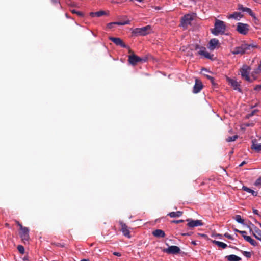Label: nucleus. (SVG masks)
Here are the masks:
<instances>
[{
	"mask_svg": "<svg viewBox=\"0 0 261 261\" xmlns=\"http://www.w3.org/2000/svg\"><path fill=\"white\" fill-rule=\"evenodd\" d=\"M255 48H257V45L253 43L249 44L242 43L240 46L234 48L233 50L231 51V53L233 55H243L251 52L253 49Z\"/></svg>",
	"mask_w": 261,
	"mask_h": 261,
	"instance_id": "1",
	"label": "nucleus"
},
{
	"mask_svg": "<svg viewBox=\"0 0 261 261\" xmlns=\"http://www.w3.org/2000/svg\"><path fill=\"white\" fill-rule=\"evenodd\" d=\"M226 30L225 22L222 20L216 19L215 28L212 30V33L215 35L224 34Z\"/></svg>",
	"mask_w": 261,
	"mask_h": 261,
	"instance_id": "2",
	"label": "nucleus"
},
{
	"mask_svg": "<svg viewBox=\"0 0 261 261\" xmlns=\"http://www.w3.org/2000/svg\"><path fill=\"white\" fill-rule=\"evenodd\" d=\"M129 53H132V54L128 56V62L130 64L135 66L139 62H145L147 61L146 58H141L135 55L132 51L129 49Z\"/></svg>",
	"mask_w": 261,
	"mask_h": 261,
	"instance_id": "3",
	"label": "nucleus"
},
{
	"mask_svg": "<svg viewBox=\"0 0 261 261\" xmlns=\"http://www.w3.org/2000/svg\"><path fill=\"white\" fill-rule=\"evenodd\" d=\"M151 30L150 25H147L141 28H135L133 31L132 33L135 35L145 36L149 33Z\"/></svg>",
	"mask_w": 261,
	"mask_h": 261,
	"instance_id": "4",
	"label": "nucleus"
},
{
	"mask_svg": "<svg viewBox=\"0 0 261 261\" xmlns=\"http://www.w3.org/2000/svg\"><path fill=\"white\" fill-rule=\"evenodd\" d=\"M250 70L251 68L246 65H244L240 69V71L241 76L247 81H250V78L249 76Z\"/></svg>",
	"mask_w": 261,
	"mask_h": 261,
	"instance_id": "5",
	"label": "nucleus"
},
{
	"mask_svg": "<svg viewBox=\"0 0 261 261\" xmlns=\"http://www.w3.org/2000/svg\"><path fill=\"white\" fill-rule=\"evenodd\" d=\"M194 19V16L187 14L185 15L181 19V24L184 28H187L188 25L191 24V21Z\"/></svg>",
	"mask_w": 261,
	"mask_h": 261,
	"instance_id": "6",
	"label": "nucleus"
},
{
	"mask_svg": "<svg viewBox=\"0 0 261 261\" xmlns=\"http://www.w3.org/2000/svg\"><path fill=\"white\" fill-rule=\"evenodd\" d=\"M249 25L239 22L237 23L236 30L241 34L246 35L249 31Z\"/></svg>",
	"mask_w": 261,
	"mask_h": 261,
	"instance_id": "7",
	"label": "nucleus"
},
{
	"mask_svg": "<svg viewBox=\"0 0 261 261\" xmlns=\"http://www.w3.org/2000/svg\"><path fill=\"white\" fill-rule=\"evenodd\" d=\"M186 221L188 222L187 226L191 228L203 225V223L200 220H194L191 219H187Z\"/></svg>",
	"mask_w": 261,
	"mask_h": 261,
	"instance_id": "8",
	"label": "nucleus"
},
{
	"mask_svg": "<svg viewBox=\"0 0 261 261\" xmlns=\"http://www.w3.org/2000/svg\"><path fill=\"white\" fill-rule=\"evenodd\" d=\"M20 229L21 230L20 233V237L23 241H28L29 239V229L27 227H23L21 224H19Z\"/></svg>",
	"mask_w": 261,
	"mask_h": 261,
	"instance_id": "9",
	"label": "nucleus"
},
{
	"mask_svg": "<svg viewBox=\"0 0 261 261\" xmlns=\"http://www.w3.org/2000/svg\"><path fill=\"white\" fill-rule=\"evenodd\" d=\"M163 251L169 254H176L180 252V249L177 246H171L164 249Z\"/></svg>",
	"mask_w": 261,
	"mask_h": 261,
	"instance_id": "10",
	"label": "nucleus"
},
{
	"mask_svg": "<svg viewBox=\"0 0 261 261\" xmlns=\"http://www.w3.org/2000/svg\"><path fill=\"white\" fill-rule=\"evenodd\" d=\"M109 39L117 45L120 46L123 48H128L127 45H126L120 38L110 37Z\"/></svg>",
	"mask_w": 261,
	"mask_h": 261,
	"instance_id": "11",
	"label": "nucleus"
},
{
	"mask_svg": "<svg viewBox=\"0 0 261 261\" xmlns=\"http://www.w3.org/2000/svg\"><path fill=\"white\" fill-rule=\"evenodd\" d=\"M203 88V84L201 81L197 78L195 79V83L193 87L194 93H199Z\"/></svg>",
	"mask_w": 261,
	"mask_h": 261,
	"instance_id": "12",
	"label": "nucleus"
},
{
	"mask_svg": "<svg viewBox=\"0 0 261 261\" xmlns=\"http://www.w3.org/2000/svg\"><path fill=\"white\" fill-rule=\"evenodd\" d=\"M198 54L203 56L205 58L212 59L213 55L210 54L208 52L206 51V49L205 47H202L200 48L199 50L198 51Z\"/></svg>",
	"mask_w": 261,
	"mask_h": 261,
	"instance_id": "13",
	"label": "nucleus"
},
{
	"mask_svg": "<svg viewBox=\"0 0 261 261\" xmlns=\"http://www.w3.org/2000/svg\"><path fill=\"white\" fill-rule=\"evenodd\" d=\"M198 54L203 56L205 58L212 59L213 55L210 54L208 52L206 51V49L205 47H202L200 48L199 50L198 51Z\"/></svg>",
	"mask_w": 261,
	"mask_h": 261,
	"instance_id": "14",
	"label": "nucleus"
},
{
	"mask_svg": "<svg viewBox=\"0 0 261 261\" xmlns=\"http://www.w3.org/2000/svg\"><path fill=\"white\" fill-rule=\"evenodd\" d=\"M251 149L254 150L256 152H259L261 151V143H257L256 139L252 140Z\"/></svg>",
	"mask_w": 261,
	"mask_h": 261,
	"instance_id": "15",
	"label": "nucleus"
},
{
	"mask_svg": "<svg viewBox=\"0 0 261 261\" xmlns=\"http://www.w3.org/2000/svg\"><path fill=\"white\" fill-rule=\"evenodd\" d=\"M120 225H121V231L123 235L128 238H130L131 237L130 235V231L128 230L127 225L122 222H120Z\"/></svg>",
	"mask_w": 261,
	"mask_h": 261,
	"instance_id": "16",
	"label": "nucleus"
},
{
	"mask_svg": "<svg viewBox=\"0 0 261 261\" xmlns=\"http://www.w3.org/2000/svg\"><path fill=\"white\" fill-rule=\"evenodd\" d=\"M227 81L233 87L234 90L241 92V90L240 88V85L237 81L229 77L227 78Z\"/></svg>",
	"mask_w": 261,
	"mask_h": 261,
	"instance_id": "17",
	"label": "nucleus"
},
{
	"mask_svg": "<svg viewBox=\"0 0 261 261\" xmlns=\"http://www.w3.org/2000/svg\"><path fill=\"white\" fill-rule=\"evenodd\" d=\"M219 44V41L217 39L213 38L211 39L209 42V48L211 50H214Z\"/></svg>",
	"mask_w": 261,
	"mask_h": 261,
	"instance_id": "18",
	"label": "nucleus"
},
{
	"mask_svg": "<svg viewBox=\"0 0 261 261\" xmlns=\"http://www.w3.org/2000/svg\"><path fill=\"white\" fill-rule=\"evenodd\" d=\"M152 234L156 238H164L165 237V232L161 229H156L152 232Z\"/></svg>",
	"mask_w": 261,
	"mask_h": 261,
	"instance_id": "19",
	"label": "nucleus"
},
{
	"mask_svg": "<svg viewBox=\"0 0 261 261\" xmlns=\"http://www.w3.org/2000/svg\"><path fill=\"white\" fill-rule=\"evenodd\" d=\"M183 214L181 211L172 212L168 214V216L171 218H176L180 217Z\"/></svg>",
	"mask_w": 261,
	"mask_h": 261,
	"instance_id": "20",
	"label": "nucleus"
},
{
	"mask_svg": "<svg viewBox=\"0 0 261 261\" xmlns=\"http://www.w3.org/2000/svg\"><path fill=\"white\" fill-rule=\"evenodd\" d=\"M106 14V12L104 11H100L96 12H91L90 13V16L91 17H101Z\"/></svg>",
	"mask_w": 261,
	"mask_h": 261,
	"instance_id": "21",
	"label": "nucleus"
},
{
	"mask_svg": "<svg viewBox=\"0 0 261 261\" xmlns=\"http://www.w3.org/2000/svg\"><path fill=\"white\" fill-rule=\"evenodd\" d=\"M228 261H240L241 258L235 255H230L225 257Z\"/></svg>",
	"mask_w": 261,
	"mask_h": 261,
	"instance_id": "22",
	"label": "nucleus"
},
{
	"mask_svg": "<svg viewBox=\"0 0 261 261\" xmlns=\"http://www.w3.org/2000/svg\"><path fill=\"white\" fill-rule=\"evenodd\" d=\"M253 234L257 239L261 241V230L255 227L254 228V232Z\"/></svg>",
	"mask_w": 261,
	"mask_h": 261,
	"instance_id": "23",
	"label": "nucleus"
},
{
	"mask_svg": "<svg viewBox=\"0 0 261 261\" xmlns=\"http://www.w3.org/2000/svg\"><path fill=\"white\" fill-rule=\"evenodd\" d=\"M213 243L215 245H217L218 247L223 249L226 248L227 246L226 244L218 241L214 240L213 241Z\"/></svg>",
	"mask_w": 261,
	"mask_h": 261,
	"instance_id": "24",
	"label": "nucleus"
},
{
	"mask_svg": "<svg viewBox=\"0 0 261 261\" xmlns=\"http://www.w3.org/2000/svg\"><path fill=\"white\" fill-rule=\"evenodd\" d=\"M243 17V15L239 12H234L233 14H231L229 16V18H233L235 19H238V18H241Z\"/></svg>",
	"mask_w": 261,
	"mask_h": 261,
	"instance_id": "25",
	"label": "nucleus"
},
{
	"mask_svg": "<svg viewBox=\"0 0 261 261\" xmlns=\"http://www.w3.org/2000/svg\"><path fill=\"white\" fill-rule=\"evenodd\" d=\"M245 240L249 242L252 245L254 246H256L257 245V243L253 239H252L250 236L245 237Z\"/></svg>",
	"mask_w": 261,
	"mask_h": 261,
	"instance_id": "26",
	"label": "nucleus"
},
{
	"mask_svg": "<svg viewBox=\"0 0 261 261\" xmlns=\"http://www.w3.org/2000/svg\"><path fill=\"white\" fill-rule=\"evenodd\" d=\"M235 220L239 223L244 224V219L242 218L241 216L239 215H236L234 217Z\"/></svg>",
	"mask_w": 261,
	"mask_h": 261,
	"instance_id": "27",
	"label": "nucleus"
},
{
	"mask_svg": "<svg viewBox=\"0 0 261 261\" xmlns=\"http://www.w3.org/2000/svg\"><path fill=\"white\" fill-rule=\"evenodd\" d=\"M238 138V136L236 135L231 137H228L226 139V141L228 142L234 141Z\"/></svg>",
	"mask_w": 261,
	"mask_h": 261,
	"instance_id": "28",
	"label": "nucleus"
},
{
	"mask_svg": "<svg viewBox=\"0 0 261 261\" xmlns=\"http://www.w3.org/2000/svg\"><path fill=\"white\" fill-rule=\"evenodd\" d=\"M244 12H247L252 17H254V13L252 12V10L249 8H247V7H245V8L244 9Z\"/></svg>",
	"mask_w": 261,
	"mask_h": 261,
	"instance_id": "29",
	"label": "nucleus"
},
{
	"mask_svg": "<svg viewBox=\"0 0 261 261\" xmlns=\"http://www.w3.org/2000/svg\"><path fill=\"white\" fill-rule=\"evenodd\" d=\"M71 12L73 14H77L79 17H83L84 16V14L82 12L77 11L76 10H75L74 9L71 10Z\"/></svg>",
	"mask_w": 261,
	"mask_h": 261,
	"instance_id": "30",
	"label": "nucleus"
},
{
	"mask_svg": "<svg viewBox=\"0 0 261 261\" xmlns=\"http://www.w3.org/2000/svg\"><path fill=\"white\" fill-rule=\"evenodd\" d=\"M115 23V25L117 24L119 25H126V24H129L130 21L127 20V21H123V22H116Z\"/></svg>",
	"mask_w": 261,
	"mask_h": 261,
	"instance_id": "31",
	"label": "nucleus"
},
{
	"mask_svg": "<svg viewBox=\"0 0 261 261\" xmlns=\"http://www.w3.org/2000/svg\"><path fill=\"white\" fill-rule=\"evenodd\" d=\"M242 254L247 258H250L251 256V253L248 251H242L241 250Z\"/></svg>",
	"mask_w": 261,
	"mask_h": 261,
	"instance_id": "32",
	"label": "nucleus"
},
{
	"mask_svg": "<svg viewBox=\"0 0 261 261\" xmlns=\"http://www.w3.org/2000/svg\"><path fill=\"white\" fill-rule=\"evenodd\" d=\"M51 244L57 247H60L62 248L65 247V244L64 243L53 242Z\"/></svg>",
	"mask_w": 261,
	"mask_h": 261,
	"instance_id": "33",
	"label": "nucleus"
},
{
	"mask_svg": "<svg viewBox=\"0 0 261 261\" xmlns=\"http://www.w3.org/2000/svg\"><path fill=\"white\" fill-rule=\"evenodd\" d=\"M17 249L21 254H24L25 250L23 246L20 245H18L17 246Z\"/></svg>",
	"mask_w": 261,
	"mask_h": 261,
	"instance_id": "34",
	"label": "nucleus"
},
{
	"mask_svg": "<svg viewBox=\"0 0 261 261\" xmlns=\"http://www.w3.org/2000/svg\"><path fill=\"white\" fill-rule=\"evenodd\" d=\"M260 72H261V60H260V62L259 65V66L254 71V72L256 74H257V73H259Z\"/></svg>",
	"mask_w": 261,
	"mask_h": 261,
	"instance_id": "35",
	"label": "nucleus"
},
{
	"mask_svg": "<svg viewBox=\"0 0 261 261\" xmlns=\"http://www.w3.org/2000/svg\"><path fill=\"white\" fill-rule=\"evenodd\" d=\"M242 189L244 191H246L247 192L250 193V192H251V191L252 190V189H250V188H249L245 186H243Z\"/></svg>",
	"mask_w": 261,
	"mask_h": 261,
	"instance_id": "36",
	"label": "nucleus"
},
{
	"mask_svg": "<svg viewBox=\"0 0 261 261\" xmlns=\"http://www.w3.org/2000/svg\"><path fill=\"white\" fill-rule=\"evenodd\" d=\"M254 185L256 186H261V177L259 178L255 181Z\"/></svg>",
	"mask_w": 261,
	"mask_h": 261,
	"instance_id": "37",
	"label": "nucleus"
},
{
	"mask_svg": "<svg viewBox=\"0 0 261 261\" xmlns=\"http://www.w3.org/2000/svg\"><path fill=\"white\" fill-rule=\"evenodd\" d=\"M205 76L207 79L211 81L213 84H214V79L212 76L208 75H205Z\"/></svg>",
	"mask_w": 261,
	"mask_h": 261,
	"instance_id": "38",
	"label": "nucleus"
},
{
	"mask_svg": "<svg viewBox=\"0 0 261 261\" xmlns=\"http://www.w3.org/2000/svg\"><path fill=\"white\" fill-rule=\"evenodd\" d=\"M239 233H240V234H241L242 235V236L244 239H245V237H248V236L246 235L247 233V232L245 231H239Z\"/></svg>",
	"mask_w": 261,
	"mask_h": 261,
	"instance_id": "39",
	"label": "nucleus"
},
{
	"mask_svg": "<svg viewBox=\"0 0 261 261\" xmlns=\"http://www.w3.org/2000/svg\"><path fill=\"white\" fill-rule=\"evenodd\" d=\"M224 236L229 239H230V240H233V238L232 237V236H231L230 234H229V233H225L224 234Z\"/></svg>",
	"mask_w": 261,
	"mask_h": 261,
	"instance_id": "40",
	"label": "nucleus"
},
{
	"mask_svg": "<svg viewBox=\"0 0 261 261\" xmlns=\"http://www.w3.org/2000/svg\"><path fill=\"white\" fill-rule=\"evenodd\" d=\"M115 25V23L114 22H111L107 24V27L109 29H111L114 27V26Z\"/></svg>",
	"mask_w": 261,
	"mask_h": 261,
	"instance_id": "41",
	"label": "nucleus"
},
{
	"mask_svg": "<svg viewBox=\"0 0 261 261\" xmlns=\"http://www.w3.org/2000/svg\"><path fill=\"white\" fill-rule=\"evenodd\" d=\"M254 89V90H256V91H261V84L256 85L255 86Z\"/></svg>",
	"mask_w": 261,
	"mask_h": 261,
	"instance_id": "42",
	"label": "nucleus"
},
{
	"mask_svg": "<svg viewBox=\"0 0 261 261\" xmlns=\"http://www.w3.org/2000/svg\"><path fill=\"white\" fill-rule=\"evenodd\" d=\"M245 8V7H243V6L242 5H241V4L238 5V9L239 10H241L244 12Z\"/></svg>",
	"mask_w": 261,
	"mask_h": 261,
	"instance_id": "43",
	"label": "nucleus"
},
{
	"mask_svg": "<svg viewBox=\"0 0 261 261\" xmlns=\"http://www.w3.org/2000/svg\"><path fill=\"white\" fill-rule=\"evenodd\" d=\"M184 222L183 220H172L171 223H179Z\"/></svg>",
	"mask_w": 261,
	"mask_h": 261,
	"instance_id": "44",
	"label": "nucleus"
},
{
	"mask_svg": "<svg viewBox=\"0 0 261 261\" xmlns=\"http://www.w3.org/2000/svg\"><path fill=\"white\" fill-rule=\"evenodd\" d=\"M250 193H251L252 195L254 196H257L258 195L257 192L254 191L253 190H251Z\"/></svg>",
	"mask_w": 261,
	"mask_h": 261,
	"instance_id": "45",
	"label": "nucleus"
},
{
	"mask_svg": "<svg viewBox=\"0 0 261 261\" xmlns=\"http://www.w3.org/2000/svg\"><path fill=\"white\" fill-rule=\"evenodd\" d=\"M257 111H258V110H253V111H252V112L249 114V116H253V115L255 114V113L256 112H257Z\"/></svg>",
	"mask_w": 261,
	"mask_h": 261,
	"instance_id": "46",
	"label": "nucleus"
},
{
	"mask_svg": "<svg viewBox=\"0 0 261 261\" xmlns=\"http://www.w3.org/2000/svg\"><path fill=\"white\" fill-rule=\"evenodd\" d=\"M113 255L117 256H121V255L120 253L117 252H113Z\"/></svg>",
	"mask_w": 261,
	"mask_h": 261,
	"instance_id": "47",
	"label": "nucleus"
},
{
	"mask_svg": "<svg viewBox=\"0 0 261 261\" xmlns=\"http://www.w3.org/2000/svg\"><path fill=\"white\" fill-rule=\"evenodd\" d=\"M246 163V161H244L239 165V166L240 167H242Z\"/></svg>",
	"mask_w": 261,
	"mask_h": 261,
	"instance_id": "48",
	"label": "nucleus"
},
{
	"mask_svg": "<svg viewBox=\"0 0 261 261\" xmlns=\"http://www.w3.org/2000/svg\"><path fill=\"white\" fill-rule=\"evenodd\" d=\"M253 213L255 214H258V210H253Z\"/></svg>",
	"mask_w": 261,
	"mask_h": 261,
	"instance_id": "49",
	"label": "nucleus"
},
{
	"mask_svg": "<svg viewBox=\"0 0 261 261\" xmlns=\"http://www.w3.org/2000/svg\"><path fill=\"white\" fill-rule=\"evenodd\" d=\"M191 243L194 245H197V243H196V242L195 241H192Z\"/></svg>",
	"mask_w": 261,
	"mask_h": 261,
	"instance_id": "50",
	"label": "nucleus"
},
{
	"mask_svg": "<svg viewBox=\"0 0 261 261\" xmlns=\"http://www.w3.org/2000/svg\"><path fill=\"white\" fill-rule=\"evenodd\" d=\"M182 236H190V233H183L182 234Z\"/></svg>",
	"mask_w": 261,
	"mask_h": 261,
	"instance_id": "51",
	"label": "nucleus"
},
{
	"mask_svg": "<svg viewBox=\"0 0 261 261\" xmlns=\"http://www.w3.org/2000/svg\"><path fill=\"white\" fill-rule=\"evenodd\" d=\"M54 3H57L58 1L57 0H51Z\"/></svg>",
	"mask_w": 261,
	"mask_h": 261,
	"instance_id": "52",
	"label": "nucleus"
},
{
	"mask_svg": "<svg viewBox=\"0 0 261 261\" xmlns=\"http://www.w3.org/2000/svg\"><path fill=\"white\" fill-rule=\"evenodd\" d=\"M234 231H236V232H239V231H240L241 230H239L236 228H234Z\"/></svg>",
	"mask_w": 261,
	"mask_h": 261,
	"instance_id": "53",
	"label": "nucleus"
},
{
	"mask_svg": "<svg viewBox=\"0 0 261 261\" xmlns=\"http://www.w3.org/2000/svg\"><path fill=\"white\" fill-rule=\"evenodd\" d=\"M255 222L258 223L259 224V225L260 226V227H261V223H259V222H257V221H255Z\"/></svg>",
	"mask_w": 261,
	"mask_h": 261,
	"instance_id": "54",
	"label": "nucleus"
},
{
	"mask_svg": "<svg viewBox=\"0 0 261 261\" xmlns=\"http://www.w3.org/2000/svg\"><path fill=\"white\" fill-rule=\"evenodd\" d=\"M81 261H89L88 259H83L81 260Z\"/></svg>",
	"mask_w": 261,
	"mask_h": 261,
	"instance_id": "55",
	"label": "nucleus"
},
{
	"mask_svg": "<svg viewBox=\"0 0 261 261\" xmlns=\"http://www.w3.org/2000/svg\"><path fill=\"white\" fill-rule=\"evenodd\" d=\"M234 249H237V250H238V248H236V247H233Z\"/></svg>",
	"mask_w": 261,
	"mask_h": 261,
	"instance_id": "56",
	"label": "nucleus"
}]
</instances>
